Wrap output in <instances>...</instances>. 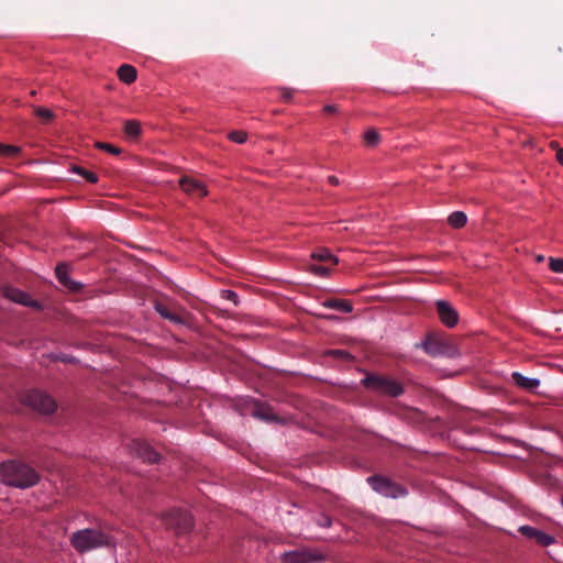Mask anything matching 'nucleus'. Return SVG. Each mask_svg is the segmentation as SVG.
Returning <instances> with one entry per match:
<instances>
[{
	"label": "nucleus",
	"mask_w": 563,
	"mask_h": 563,
	"mask_svg": "<svg viewBox=\"0 0 563 563\" xmlns=\"http://www.w3.org/2000/svg\"><path fill=\"white\" fill-rule=\"evenodd\" d=\"M38 473L27 464L7 461L0 464V482L19 488H27L37 484Z\"/></svg>",
	"instance_id": "f257e3e1"
},
{
	"label": "nucleus",
	"mask_w": 563,
	"mask_h": 563,
	"mask_svg": "<svg viewBox=\"0 0 563 563\" xmlns=\"http://www.w3.org/2000/svg\"><path fill=\"white\" fill-rule=\"evenodd\" d=\"M71 545L80 553L101 547H112L113 540L107 533L96 529H82L73 533Z\"/></svg>",
	"instance_id": "f03ea898"
},
{
	"label": "nucleus",
	"mask_w": 563,
	"mask_h": 563,
	"mask_svg": "<svg viewBox=\"0 0 563 563\" xmlns=\"http://www.w3.org/2000/svg\"><path fill=\"white\" fill-rule=\"evenodd\" d=\"M362 383L367 389L390 397H398L404 393V388L400 383L382 375H368L362 380Z\"/></svg>",
	"instance_id": "7ed1b4c3"
},
{
	"label": "nucleus",
	"mask_w": 563,
	"mask_h": 563,
	"mask_svg": "<svg viewBox=\"0 0 563 563\" xmlns=\"http://www.w3.org/2000/svg\"><path fill=\"white\" fill-rule=\"evenodd\" d=\"M422 347L430 356H445L454 358L459 356L457 347L449 340L441 338L438 334H428Z\"/></svg>",
	"instance_id": "20e7f679"
},
{
	"label": "nucleus",
	"mask_w": 563,
	"mask_h": 563,
	"mask_svg": "<svg viewBox=\"0 0 563 563\" xmlns=\"http://www.w3.org/2000/svg\"><path fill=\"white\" fill-rule=\"evenodd\" d=\"M22 401L25 406L43 415L53 413L57 408L56 401L51 396L36 389L25 393Z\"/></svg>",
	"instance_id": "39448f33"
},
{
	"label": "nucleus",
	"mask_w": 563,
	"mask_h": 563,
	"mask_svg": "<svg viewBox=\"0 0 563 563\" xmlns=\"http://www.w3.org/2000/svg\"><path fill=\"white\" fill-rule=\"evenodd\" d=\"M166 528L174 530L176 534H185L192 529V518L185 511L173 509L163 516Z\"/></svg>",
	"instance_id": "423d86ee"
},
{
	"label": "nucleus",
	"mask_w": 563,
	"mask_h": 563,
	"mask_svg": "<svg viewBox=\"0 0 563 563\" xmlns=\"http://www.w3.org/2000/svg\"><path fill=\"white\" fill-rule=\"evenodd\" d=\"M282 563H321L325 560L323 553L316 549L299 548L282 554Z\"/></svg>",
	"instance_id": "0eeeda50"
},
{
	"label": "nucleus",
	"mask_w": 563,
	"mask_h": 563,
	"mask_svg": "<svg viewBox=\"0 0 563 563\" xmlns=\"http://www.w3.org/2000/svg\"><path fill=\"white\" fill-rule=\"evenodd\" d=\"M367 482L369 483L374 490L386 497L398 498L407 494L406 489L402 486L378 475L368 477Z\"/></svg>",
	"instance_id": "6e6552de"
},
{
	"label": "nucleus",
	"mask_w": 563,
	"mask_h": 563,
	"mask_svg": "<svg viewBox=\"0 0 563 563\" xmlns=\"http://www.w3.org/2000/svg\"><path fill=\"white\" fill-rule=\"evenodd\" d=\"M435 309L440 321L448 328H454L459 322V312L446 300H437Z\"/></svg>",
	"instance_id": "1a4fd4ad"
},
{
	"label": "nucleus",
	"mask_w": 563,
	"mask_h": 563,
	"mask_svg": "<svg viewBox=\"0 0 563 563\" xmlns=\"http://www.w3.org/2000/svg\"><path fill=\"white\" fill-rule=\"evenodd\" d=\"M179 186L187 195L192 198H202L208 191L205 185L196 178L184 176L179 179Z\"/></svg>",
	"instance_id": "9d476101"
},
{
	"label": "nucleus",
	"mask_w": 563,
	"mask_h": 563,
	"mask_svg": "<svg viewBox=\"0 0 563 563\" xmlns=\"http://www.w3.org/2000/svg\"><path fill=\"white\" fill-rule=\"evenodd\" d=\"M131 450L144 462L156 463L159 460V454L145 441L134 440Z\"/></svg>",
	"instance_id": "9b49d317"
},
{
	"label": "nucleus",
	"mask_w": 563,
	"mask_h": 563,
	"mask_svg": "<svg viewBox=\"0 0 563 563\" xmlns=\"http://www.w3.org/2000/svg\"><path fill=\"white\" fill-rule=\"evenodd\" d=\"M131 450L144 462L156 463L159 460V454L145 441L134 440Z\"/></svg>",
	"instance_id": "f8f14e48"
},
{
	"label": "nucleus",
	"mask_w": 563,
	"mask_h": 563,
	"mask_svg": "<svg viewBox=\"0 0 563 563\" xmlns=\"http://www.w3.org/2000/svg\"><path fill=\"white\" fill-rule=\"evenodd\" d=\"M522 536L528 539L534 540L538 544L542 547H548L555 542L554 537L538 530L531 526H521L518 530Z\"/></svg>",
	"instance_id": "ddd939ff"
},
{
	"label": "nucleus",
	"mask_w": 563,
	"mask_h": 563,
	"mask_svg": "<svg viewBox=\"0 0 563 563\" xmlns=\"http://www.w3.org/2000/svg\"><path fill=\"white\" fill-rule=\"evenodd\" d=\"M3 296L13 302H18L26 307H38L37 302L27 294L13 287H4Z\"/></svg>",
	"instance_id": "4468645a"
},
{
	"label": "nucleus",
	"mask_w": 563,
	"mask_h": 563,
	"mask_svg": "<svg viewBox=\"0 0 563 563\" xmlns=\"http://www.w3.org/2000/svg\"><path fill=\"white\" fill-rule=\"evenodd\" d=\"M55 273L58 282L70 291L75 292L81 288V284L69 278L66 264H58L56 266Z\"/></svg>",
	"instance_id": "2eb2a0df"
},
{
	"label": "nucleus",
	"mask_w": 563,
	"mask_h": 563,
	"mask_svg": "<svg viewBox=\"0 0 563 563\" xmlns=\"http://www.w3.org/2000/svg\"><path fill=\"white\" fill-rule=\"evenodd\" d=\"M511 377L518 387L528 391H534L540 386V380L538 378L526 377L519 372H514Z\"/></svg>",
	"instance_id": "dca6fc26"
},
{
	"label": "nucleus",
	"mask_w": 563,
	"mask_h": 563,
	"mask_svg": "<svg viewBox=\"0 0 563 563\" xmlns=\"http://www.w3.org/2000/svg\"><path fill=\"white\" fill-rule=\"evenodd\" d=\"M155 310L164 318L169 320L173 323L176 324H185L186 318L181 314H178L169 309L168 306H166L163 302H156L155 303Z\"/></svg>",
	"instance_id": "f3484780"
},
{
	"label": "nucleus",
	"mask_w": 563,
	"mask_h": 563,
	"mask_svg": "<svg viewBox=\"0 0 563 563\" xmlns=\"http://www.w3.org/2000/svg\"><path fill=\"white\" fill-rule=\"evenodd\" d=\"M324 308L334 309L340 312L350 313L353 310V306L350 301L339 298H329L322 302Z\"/></svg>",
	"instance_id": "a211bd4d"
},
{
	"label": "nucleus",
	"mask_w": 563,
	"mask_h": 563,
	"mask_svg": "<svg viewBox=\"0 0 563 563\" xmlns=\"http://www.w3.org/2000/svg\"><path fill=\"white\" fill-rule=\"evenodd\" d=\"M119 79L124 84H132L136 80L137 71L136 68L129 64H123L119 67L118 71Z\"/></svg>",
	"instance_id": "6ab92c4d"
},
{
	"label": "nucleus",
	"mask_w": 563,
	"mask_h": 563,
	"mask_svg": "<svg viewBox=\"0 0 563 563\" xmlns=\"http://www.w3.org/2000/svg\"><path fill=\"white\" fill-rule=\"evenodd\" d=\"M252 415L264 421H274L276 419V417L271 411V408L260 402L254 404Z\"/></svg>",
	"instance_id": "aec40b11"
},
{
	"label": "nucleus",
	"mask_w": 563,
	"mask_h": 563,
	"mask_svg": "<svg viewBox=\"0 0 563 563\" xmlns=\"http://www.w3.org/2000/svg\"><path fill=\"white\" fill-rule=\"evenodd\" d=\"M311 258L320 263L329 264L330 266H334L339 262V260L333 254L324 249L312 253Z\"/></svg>",
	"instance_id": "412c9836"
},
{
	"label": "nucleus",
	"mask_w": 563,
	"mask_h": 563,
	"mask_svg": "<svg viewBox=\"0 0 563 563\" xmlns=\"http://www.w3.org/2000/svg\"><path fill=\"white\" fill-rule=\"evenodd\" d=\"M141 132V123L139 121L128 120L124 122V133L126 136L135 139L140 136Z\"/></svg>",
	"instance_id": "4be33fe9"
},
{
	"label": "nucleus",
	"mask_w": 563,
	"mask_h": 563,
	"mask_svg": "<svg viewBox=\"0 0 563 563\" xmlns=\"http://www.w3.org/2000/svg\"><path fill=\"white\" fill-rule=\"evenodd\" d=\"M467 217L462 211H454L448 218V222L452 228L460 229L466 224Z\"/></svg>",
	"instance_id": "5701e85b"
},
{
	"label": "nucleus",
	"mask_w": 563,
	"mask_h": 563,
	"mask_svg": "<svg viewBox=\"0 0 563 563\" xmlns=\"http://www.w3.org/2000/svg\"><path fill=\"white\" fill-rule=\"evenodd\" d=\"M20 151L18 146L0 144V156L13 158L20 154Z\"/></svg>",
	"instance_id": "b1692460"
},
{
	"label": "nucleus",
	"mask_w": 563,
	"mask_h": 563,
	"mask_svg": "<svg viewBox=\"0 0 563 563\" xmlns=\"http://www.w3.org/2000/svg\"><path fill=\"white\" fill-rule=\"evenodd\" d=\"M73 170L80 175L81 177H84L88 183L90 184H95L98 181V176L92 173V172H89L87 169H85L84 167H80V166H74Z\"/></svg>",
	"instance_id": "393cba45"
},
{
	"label": "nucleus",
	"mask_w": 563,
	"mask_h": 563,
	"mask_svg": "<svg viewBox=\"0 0 563 563\" xmlns=\"http://www.w3.org/2000/svg\"><path fill=\"white\" fill-rule=\"evenodd\" d=\"M380 136L375 129H369L364 134V141L368 146H375L378 144Z\"/></svg>",
	"instance_id": "a878e982"
},
{
	"label": "nucleus",
	"mask_w": 563,
	"mask_h": 563,
	"mask_svg": "<svg viewBox=\"0 0 563 563\" xmlns=\"http://www.w3.org/2000/svg\"><path fill=\"white\" fill-rule=\"evenodd\" d=\"M309 269L310 272H312L313 274L318 275V276H328L331 268L330 266H328V264H324V263H321V264H311L309 266Z\"/></svg>",
	"instance_id": "bb28decb"
},
{
	"label": "nucleus",
	"mask_w": 563,
	"mask_h": 563,
	"mask_svg": "<svg viewBox=\"0 0 563 563\" xmlns=\"http://www.w3.org/2000/svg\"><path fill=\"white\" fill-rule=\"evenodd\" d=\"M34 112H35L36 117L40 118L45 123L52 121L54 118V113L46 108L37 107V108H35Z\"/></svg>",
	"instance_id": "cd10ccee"
},
{
	"label": "nucleus",
	"mask_w": 563,
	"mask_h": 563,
	"mask_svg": "<svg viewBox=\"0 0 563 563\" xmlns=\"http://www.w3.org/2000/svg\"><path fill=\"white\" fill-rule=\"evenodd\" d=\"M96 147L101 151H106L112 155H120L122 153V148L114 146L110 143L98 142L96 143Z\"/></svg>",
	"instance_id": "c85d7f7f"
},
{
	"label": "nucleus",
	"mask_w": 563,
	"mask_h": 563,
	"mask_svg": "<svg viewBox=\"0 0 563 563\" xmlns=\"http://www.w3.org/2000/svg\"><path fill=\"white\" fill-rule=\"evenodd\" d=\"M220 296L222 299L232 301L234 303V306H239V303H240L239 296L233 290H230V289L221 290Z\"/></svg>",
	"instance_id": "c756f323"
},
{
	"label": "nucleus",
	"mask_w": 563,
	"mask_h": 563,
	"mask_svg": "<svg viewBox=\"0 0 563 563\" xmlns=\"http://www.w3.org/2000/svg\"><path fill=\"white\" fill-rule=\"evenodd\" d=\"M246 137L247 134L243 131H232L229 133V139L238 144L244 143L246 141Z\"/></svg>",
	"instance_id": "7c9ffc66"
},
{
	"label": "nucleus",
	"mask_w": 563,
	"mask_h": 563,
	"mask_svg": "<svg viewBox=\"0 0 563 563\" xmlns=\"http://www.w3.org/2000/svg\"><path fill=\"white\" fill-rule=\"evenodd\" d=\"M549 266L554 273H563V258L550 257Z\"/></svg>",
	"instance_id": "2f4dec72"
},
{
	"label": "nucleus",
	"mask_w": 563,
	"mask_h": 563,
	"mask_svg": "<svg viewBox=\"0 0 563 563\" xmlns=\"http://www.w3.org/2000/svg\"><path fill=\"white\" fill-rule=\"evenodd\" d=\"M316 523L322 528H329L332 525V519L325 514H321L317 519Z\"/></svg>",
	"instance_id": "473e14b6"
},
{
	"label": "nucleus",
	"mask_w": 563,
	"mask_h": 563,
	"mask_svg": "<svg viewBox=\"0 0 563 563\" xmlns=\"http://www.w3.org/2000/svg\"><path fill=\"white\" fill-rule=\"evenodd\" d=\"M329 354L339 357L344 361H349L352 358L351 354L347 351L344 350H332L329 352Z\"/></svg>",
	"instance_id": "72a5a7b5"
},
{
	"label": "nucleus",
	"mask_w": 563,
	"mask_h": 563,
	"mask_svg": "<svg viewBox=\"0 0 563 563\" xmlns=\"http://www.w3.org/2000/svg\"><path fill=\"white\" fill-rule=\"evenodd\" d=\"M279 90H280L282 99L286 102H289L292 98L295 90L290 89V88H279Z\"/></svg>",
	"instance_id": "f704fd0d"
},
{
	"label": "nucleus",
	"mask_w": 563,
	"mask_h": 563,
	"mask_svg": "<svg viewBox=\"0 0 563 563\" xmlns=\"http://www.w3.org/2000/svg\"><path fill=\"white\" fill-rule=\"evenodd\" d=\"M323 111L325 113L332 114V113H336L339 111V108L335 104H328L323 108Z\"/></svg>",
	"instance_id": "c9c22d12"
},
{
	"label": "nucleus",
	"mask_w": 563,
	"mask_h": 563,
	"mask_svg": "<svg viewBox=\"0 0 563 563\" xmlns=\"http://www.w3.org/2000/svg\"><path fill=\"white\" fill-rule=\"evenodd\" d=\"M328 181H329L331 185H333V186H338V185L340 184L339 178H338V177H335V176H329V177H328Z\"/></svg>",
	"instance_id": "e433bc0d"
},
{
	"label": "nucleus",
	"mask_w": 563,
	"mask_h": 563,
	"mask_svg": "<svg viewBox=\"0 0 563 563\" xmlns=\"http://www.w3.org/2000/svg\"><path fill=\"white\" fill-rule=\"evenodd\" d=\"M556 158L561 165H563V148H560L556 153Z\"/></svg>",
	"instance_id": "4c0bfd02"
},
{
	"label": "nucleus",
	"mask_w": 563,
	"mask_h": 563,
	"mask_svg": "<svg viewBox=\"0 0 563 563\" xmlns=\"http://www.w3.org/2000/svg\"><path fill=\"white\" fill-rule=\"evenodd\" d=\"M323 318H325L328 320H336L338 319V317L334 314L323 316Z\"/></svg>",
	"instance_id": "58836bf2"
},
{
	"label": "nucleus",
	"mask_w": 563,
	"mask_h": 563,
	"mask_svg": "<svg viewBox=\"0 0 563 563\" xmlns=\"http://www.w3.org/2000/svg\"><path fill=\"white\" fill-rule=\"evenodd\" d=\"M543 260H544L543 255H539V256H537V261H538V262H542Z\"/></svg>",
	"instance_id": "ea45409f"
}]
</instances>
